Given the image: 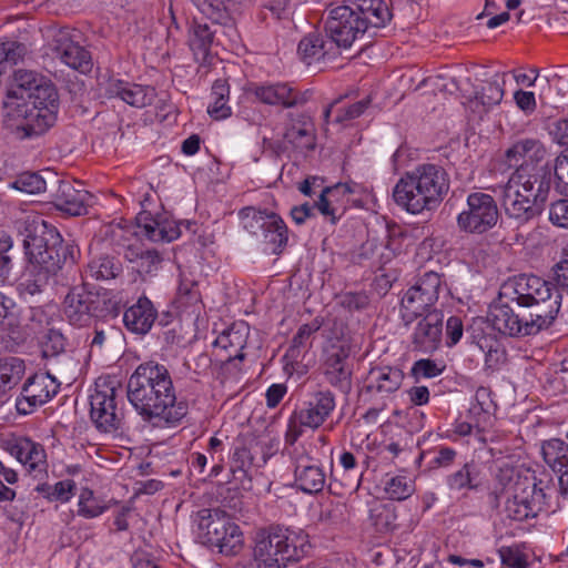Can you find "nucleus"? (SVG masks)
<instances>
[{"label": "nucleus", "mask_w": 568, "mask_h": 568, "mask_svg": "<svg viewBox=\"0 0 568 568\" xmlns=\"http://www.w3.org/2000/svg\"><path fill=\"white\" fill-rule=\"evenodd\" d=\"M501 301L489 307L487 320L494 329L507 336L535 335L549 328L560 310L561 294L549 282L535 275H519L503 286Z\"/></svg>", "instance_id": "nucleus-1"}, {"label": "nucleus", "mask_w": 568, "mask_h": 568, "mask_svg": "<svg viewBox=\"0 0 568 568\" xmlns=\"http://www.w3.org/2000/svg\"><path fill=\"white\" fill-rule=\"evenodd\" d=\"M126 396L143 420L158 419L176 426L187 414L185 402H178L168 368L155 362L140 364L126 384Z\"/></svg>", "instance_id": "nucleus-2"}, {"label": "nucleus", "mask_w": 568, "mask_h": 568, "mask_svg": "<svg viewBox=\"0 0 568 568\" xmlns=\"http://www.w3.org/2000/svg\"><path fill=\"white\" fill-rule=\"evenodd\" d=\"M17 224L24 236L23 247L34 272V278L28 280L24 286L33 295L42 291L50 275L57 274L64 264L75 262L78 250L73 244L63 242L55 227L40 216L27 215Z\"/></svg>", "instance_id": "nucleus-3"}, {"label": "nucleus", "mask_w": 568, "mask_h": 568, "mask_svg": "<svg viewBox=\"0 0 568 568\" xmlns=\"http://www.w3.org/2000/svg\"><path fill=\"white\" fill-rule=\"evenodd\" d=\"M550 181L546 166L520 164L501 186L505 214L519 224L539 216L548 199Z\"/></svg>", "instance_id": "nucleus-4"}, {"label": "nucleus", "mask_w": 568, "mask_h": 568, "mask_svg": "<svg viewBox=\"0 0 568 568\" xmlns=\"http://www.w3.org/2000/svg\"><path fill=\"white\" fill-rule=\"evenodd\" d=\"M449 191L446 171L436 164H422L406 173L393 190L394 201L412 214L436 209Z\"/></svg>", "instance_id": "nucleus-5"}, {"label": "nucleus", "mask_w": 568, "mask_h": 568, "mask_svg": "<svg viewBox=\"0 0 568 568\" xmlns=\"http://www.w3.org/2000/svg\"><path fill=\"white\" fill-rule=\"evenodd\" d=\"M307 548L308 536L304 531L275 527L258 535L254 555L266 568H281L300 560Z\"/></svg>", "instance_id": "nucleus-6"}, {"label": "nucleus", "mask_w": 568, "mask_h": 568, "mask_svg": "<svg viewBox=\"0 0 568 568\" xmlns=\"http://www.w3.org/2000/svg\"><path fill=\"white\" fill-rule=\"evenodd\" d=\"M506 493L505 513L514 520L535 518L546 505V494L537 485L535 475L529 471L525 475L518 473Z\"/></svg>", "instance_id": "nucleus-7"}, {"label": "nucleus", "mask_w": 568, "mask_h": 568, "mask_svg": "<svg viewBox=\"0 0 568 568\" xmlns=\"http://www.w3.org/2000/svg\"><path fill=\"white\" fill-rule=\"evenodd\" d=\"M118 387L114 381L98 378L90 395V417L97 428L112 433L121 428L123 413L116 403Z\"/></svg>", "instance_id": "nucleus-8"}, {"label": "nucleus", "mask_w": 568, "mask_h": 568, "mask_svg": "<svg viewBox=\"0 0 568 568\" xmlns=\"http://www.w3.org/2000/svg\"><path fill=\"white\" fill-rule=\"evenodd\" d=\"M442 277L436 272H426L415 285L409 287L400 302V315L405 325H409L423 314L432 312L438 301Z\"/></svg>", "instance_id": "nucleus-9"}, {"label": "nucleus", "mask_w": 568, "mask_h": 568, "mask_svg": "<svg viewBox=\"0 0 568 568\" xmlns=\"http://www.w3.org/2000/svg\"><path fill=\"white\" fill-rule=\"evenodd\" d=\"M7 115L14 121V128L21 139L32 138L44 133L52 126L57 113L28 101H3Z\"/></svg>", "instance_id": "nucleus-10"}, {"label": "nucleus", "mask_w": 568, "mask_h": 568, "mask_svg": "<svg viewBox=\"0 0 568 568\" xmlns=\"http://www.w3.org/2000/svg\"><path fill=\"white\" fill-rule=\"evenodd\" d=\"M499 217L498 207L490 194L475 192L467 197V209L457 217L458 226L468 233L483 234L493 229Z\"/></svg>", "instance_id": "nucleus-11"}, {"label": "nucleus", "mask_w": 568, "mask_h": 568, "mask_svg": "<svg viewBox=\"0 0 568 568\" xmlns=\"http://www.w3.org/2000/svg\"><path fill=\"white\" fill-rule=\"evenodd\" d=\"M53 189L52 203L58 211L71 216L85 215L93 205L94 196L82 187L79 181L59 180L53 172L45 170Z\"/></svg>", "instance_id": "nucleus-12"}, {"label": "nucleus", "mask_w": 568, "mask_h": 568, "mask_svg": "<svg viewBox=\"0 0 568 568\" xmlns=\"http://www.w3.org/2000/svg\"><path fill=\"white\" fill-rule=\"evenodd\" d=\"M47 37L49 48L62 63L82 73L91 70L92 61L89 51L72 39L69 29L49 28Z\"/></svg>", "instance_id": "nucleus-13"}, {"label": "nucleus", "mask_w": 568, "mask_h": 568, "mask_svg": "<svg viewBox=\"0 0 568 568\" xmlns=\"http://www.w3.org/2000/svg\"><path fill=\"white\" fill-rule=\"evenodd\" d=\"M325 31L335 48H349L353 42L366 32L349 6L332 8L325 22Z\"/></svg>", "instance_id": "nucleus-14"}, {"label": "nucleus", "mask_w": 568, "mask_h": 568, "mask_svg": "<svg viewBox=\"0 0 568 568\" xmlns=\"http://www.w3.org/2000/svg\"><path fill=\"white\" fill-rule=\"evenodd\" d=\"M60 383L49 373L34 374L29 377L17 398L16 407L19 414H31L37 407L48 403L57 395Z\"/></svg>", "instance_id": "nucleus-15"}, {"label": "nucleus", "mask_w": 568, "mask_h": 568, "mask_svg": "<svg viewBox=\"0 0 568 568\" xmlns=\"http://www.w3.org/2000/svg\"><path fill=\"white\" fill-rule=\"evenodd\" d=\"M105 300L98 294L87 292L83 288H73L65 296L64 314L70 324L75 326H84L90 323L93 317L103 315L102 305Z\"/></svg>", "instance_id": "nucleus-16"}, {"label": "nucleus", "mask_w": 568, "mask_h": 568, "mask_svg": "<svg viewBox=\"0 0 568 568\" xmlns=\"http://www.w3.org/2000/svg\"><path fill=\"white\" fill-rule=\"evenodd\" d=\"M410 335V343L414 351L420 353H433L442 342L444 314L442 311L433 310L419 316Z\"/></svg>", "instance_id": "nucleus-17"}, {"label": "nucleus", "mask_w": 568, "mask_h": 568, "mask_svg": "<svg viewBox=\"0 0 568 568\" xmlns=\"http://www.w3.org/2000/svg\"><path fill=\"white\" fill-rule=\"evenodd\" d=\"M335 397L328 389H321L308 395L304 407L296 412L300 425L316 429L324 424L335 408Z\"/></svg>", "instance_id": "nucleus-18"}, {"label": "nucleus", "mask_w": 568, "mask_h": 568, "mask_svg": "<svg viewBox=\"0 0 568 568\" xmlns=\"http://www.w3.org/2000/svg\"><path fill=\"white\" fill-rule=\"evenodd\" d=\"M284 140L295 149L314 150L316 133L312 119L304 113H291L285 126Z\"/></svg>", "instance_id": "nucleus-19"}, {"label": "nucleus", "mask_w": 568, "mask_h": 568, "mask_svg": "<svg viewBox=\"0 0 568 568\" xmlns=\"http://www.w3.org/2000/svg\"><path fill=\"white\" fill-rule=\"evenodd\" d=\"M248 92L268 105L292 108L303 102L300 94L286 83L252 84Z\"/></svg>", "instance_id": "nucleus-20"}, {"label": "nucleus", "mask_w": 568, "mask_h": 568, "mask_svg": "<svg viewBox=\"0 0 568 568\" xmlns=\"http://www.w3.org/2000/svg\"><path fill=\"white\" fill-rule=\"evenodd\" d=\"M158 317V310L153 303L145 296L125 310L123 323L128 331L138 335H145L152 328Z\"/></svg>", "instance_id": "nucleus-21"}, {"label": "nucleus", "mask_w": 568, "mask_h": 568, "mask_svg": "<svg viewBox=\"0 0 568 568\" xmlns=\"http://www.w3.org/2000/svg\"><path fill=\"white\" fill-rule=\"evenodd\" d=\"M545 463L558 475L560 491L568 495V445L561 439H550L541 447Z\"/></svg>", "instance_id": "nucleus-22"}, {"label": "nucleus", "mask_w": 568, "mask_h": 568, "mask_svg": "<svg viewBox=\"0 0 568 568\" xmlns=\"http://www.w3.org/2000/svg\"><path fill=\"white\" fill-rule=\"evenodd\" d=\"M296 486L307 494H317L323 490L326 484V475L320 465L313 463L307 455L296 459L294 469Z\"/></svg>", "instance_id": "nucleus-23"}, {"label": "nucleus", "mask_w": 568, "mask_h": 568, "mask_svg": "<svg viewBox=\"0 0 568 568\" xmlns=\"http://www.w3.org/2000/svg\"><path fill=\"white\" fill-rule=\"evenodd\" d=\"M349 8L363 21L365 31L382 28L392 19L389 8L383 0H353Z\"/></svg>", "instance_id": "nucleus-24"}, {"label": "nucleus", "mask_w": 568, "mask_h": 568, "mask_svg": "<svg viewBox=\"0 0 568 568\" xmlns=\"http://www.w3.org/2000/svg\"><path fill=\"white\" fill-rule=\"evenodd\" d=\"M8 452L16 457L19 463L28 468L29 471L42 473L45 470L47 456L43 447L28 438H21L9 444Z\"/></svg>", "instance_id": "nucleus-25"}, {"label": "nucleus", "mask_w": 568, "mask_h": 568, "mask_svg": "<svg viewBox=\"0 0 568 568\" xmlns=\"http://www.w3.org/2000/svg\"><path fill=\"white\" fill-rule=\"evenodd\" d=\"M199 530L203 542L213 546L217 544L219 537L226 534V527L235 523L221 509H203L199 513Z\"/></svg>", "instance_id": "nucleus-26"}, {"label": "nucleus", "mask_w": 568, "mask_h": 568, "mask_svg": "<svg viewBox=\"0 0 568 568\" xmlns=\"http://www.w3.org/2000/svg\"><path fill=\"white\" fill-rule=\"evenodd\" d=\"M108 92L111 97L120 98L125 103L135 108L150 105L155 98L154 88L133 84L121 80L110 82Z\"/></svg>", "instance_id": "nucleus-27"}, {"label": "nucleus", "mask_w": 568, "mask_h": 568, "mask_svg": "<svg viewBox=\"0 0 568 568\" xmlns=\"http://www.w3.org/2000/svg\"><path fill=\"white\" fill-rule=\"evenodd\" d=\"M297 53L306 64L324 59L326 55H335L336 48L333 41L318 32H311L298 43Z\"/></svg>", "instance_id": "nucleus-28"}, {"label": "nucleus", "mask_w": 568, "mask_h": 568, "mask_svg": "<svg viewBox=\"0 0 568 568\" xmlns=\"http://www.w3.org/2000/svg\"><path fill=\"white\" fill-rule=\"evenodd\" d=\"M547 154L548 152L545 145L539 140L535 139L520 140L508 149L506 153L509 160H515L517 162L523 159L524 162L521 164L546 166L550 171L548 163H544Z\"/></svg>", "instance_id": "nucleus-29"}, {"label": "nucleus", "mask_w": 568, "mask_h": 568, "mask_svg": "<svg viewBox=\"0 0 568 568\" xmlns=\"http://www.w3.org/2000/svg\"><path fill=\"white\" fill-rule=\"evenodd\" d=\"M404 379V374L396 367H374L369 371L366 382L369 392L379 394H392L396 392Z\"/></svg>", "instance_id": "nucleus-30"}, {"label": "nucleus", "mask_w": 568, "mask_h": 568, "mask_svg": "<svg viewBox=\"0 0 568 568\" xmlns=\"http://www.w3.org/2000/svg\"><path fill=\"white\" fill-rule=\"evenodd\" d=\"M138 223L141 233L152 242H172L181 235L175 223L159 222L144 214L138 216Z\"/></svg>", "instance_id": "nucleus-31"}, {"label": "nucleus", "mask_w": 568, "mask_h": 568, "mask_svg": "<svg viewBox=\"0 0 568 568\" xmlns=\"http://www.w3.org/2000/svg\"><path fill=\"white\" fill-rule=\"evenodd\" d=\"M43 75L31 70L19 69L14 72L13 83L3 101L23 102L30 93L39 88Z\"/></svg>", "instance_id": "nucleus-32"}, {"label": "nucleus", "mask_w": 568, "mask_h": 568, "mask_svg": "<svg viewBox=\"0 0 568 568\" xmlns=\"http://www.w3.org/2000/svg\"><path fill=\"white\" fill-rule=\"evenodd\" d=\"M506 73H495L490 80L485 81L479 91L475 92L473 103L483 105L487 111L498 105L505 94Z\"/></svg>", "instance_id": "nucleus-33"}, {"label": "nucleus", "mask_w": 568, "mask_h": 568, "mask_svg": "<svg viewBox=\"0 0 568 568\" xmlns=\"http://www.w3.org/2000/svg\"><path fill=\"white\" fill-rule=\"evenodd\" d=\"M206 23L194 21L189 30V45L197 61H205L214 38Z\"/></svg>", "instance_id": "nucleus-34"}, {"label": "nucleus", "mask_w": 568, "mask_h": 568, "mask_svg": "<svg viewBox=\"0 0 568 568\" xmlns=\"http://www.w3.org/2000/svg\"><path fill=\"white\" fill-rule=\"evenodd\" d=\"M212 102L207 106V113L215 120H223L231 115L229 105L230 85L225 79L214 81L211 91Z\"/></svg>", "instance_id": "nucleus-35"}, {"label": "nucleus", "mask_w": 568, "mask_h": 568, "mask_svg": "<svg viewBox=\"0 0 568 568\" xmlns=\"http://www.w3.org/2000/svg\"><path fill=\"white\" fill-rule=\"evenodd\" d=\"M121 273V263L109 255H101L91 258L85 268L87 277H91L97 281L112 280L118 277Z\"/></svg>", "instance_id": "nucleus-36"}, {"label": "nucleus", "mask_w": 568, "mask_h": 568, "mask_svg": "<svg viewBox=\"0 0 568 568\" xmlns=\"http://www.w3.org/2000/svg\"><path fill=\"white\" fill-rule=\"evenodd\" d=\"M265 244L273 254H280L287 244V227L284 221L271 213V219L262 230Z\"/></svg>", "instance_id": "nucleus-37"}, {"label": "nucleus", "mask_w": 568, "mask_h": 568, "mask_svg": "<svg viewBox=\"0 0 568 568\" xmlns=\"http://www.w3.org/2000/svg\"><path fill=\"white\" fill-rule=\"evenodd\" d=\"M201 303V293L197 283L181 274L174 304L176 308L186 311L189 307H196Z\"/></svg>", "instance_id": "nucleus-38"}, {"label": "nucleus", "mask_w": 568, "mask_h": 568, "mask_svg": "<svg viewBox=\"0 0 568 568\" xmlns=\"http://www.w3.org/2000/svg\"><path fill=\"white\" fill-rule=\"evenodd\" d=\"M369 518L378 532H389L397 527V514L393 504H375L369 510Z\"/></svg>", "instance_id": "nucleus-39"}, {"label": "nucleus", "mask_w": 568, "mask_h": 568, "mask_svg": "<svg viewBox=\"0 0 568 568\" xmlns=\"http://www.w3.org/2000/svg\"><path fill=\"white\" fill-rule=\"evenodd\" d=\"M39 84V88L34 89L26 99V101L38 104L39 106H43V109H48L53 113H57L59 109V99L55 87L45 77Z\"/></svg>", "instance_id": "nucleus-40"}, {"label": "nucleus", "mask_w": 568, "mask_h": 568, "mask_svg": "<svg viewBox=\"0 0 568 568\" xmlns=\"http://www.w3.org/2000/svg\"><path fill=\"white\" fill-rule=\"evenodd\" d=\"M12 185L21 192L38 194L50 187V176L44 172H23L17 176Z\"/></svg>", "instance_id": "nucleus-41"}, {"label": "nucleus", "mask_w": 568, "mask_h": 568, "mask_svg": "<svg viewBox=\"0 0 568 568\" xmlns=\"http://www.w3.org/2000/svg\"><path fill=\"white\" fill-rule=\"evenodd\" d=\"M323 325V321L318 317L314 318L311 323L303 324L294 337L292 338V343L290 348L287 349L286 356L296 358L300 355L301 348H307L311 346V337L314 333L320 331Z\"/></svg>", "instance_id": "nucleus-42"}, {"label": "nucleus", "mask_w": 568, "mask_h": 568, "mask_svg": "<svg viewBox=\"0 0 568 568\" xmlns=\"http://www.w3.org/2000/svg\"><path fill=\"white\" fill-rule=\"evenodd\" d=\"M477 345L485 353L487 368L495 371L506 362V351L497 339L484 336Z\"/></svg>", "instance_id": "nucleus-43"}, {"label": "nucleus", "mask_w": 568, "mask_h": 568, "mask_svg": "<svg viewBox=\"0 0 568 568\" xmlns=\"http://www.w3.org/2000/svg\"><path fill=\"white\" fill-rule=\"evenodd\" d=\"M225 532L219 537L217 544H213L212 547H217L219 551L226 556L237 554L243 547V534L240 527L234 524L226 527Z\"/></svg>", "instance_id": "nucleus-44"}, {"label": "nucleus", "mask_w": 568, "mask_h": 568, "mask_svg": "<svg viewBox=\"0 0 568 568\" xmlns=\"http://www.w3.org/2000/svg\"><path fill=\"white\" fill-rule=\"evenodd\" d=\"M40 344L43 357L55 358L64 353L65 338L60 331L48 328L41 336Z\"/></svg>", "instance_id": "nucleus-45"}, {"label": "nucleus", "mask_w": 568, "mask_h": 568, "mask_svg": "<svg viewBox=\"0 0 568 568\" xmlns=\"http://www.w3.org/2000/svg\"><path fill=\"white\" fill-rule=\"evenodd\" d=\"M474 464L466 463L460 469L447 476L446 484L448 488L454 491H460L466 488L475 489L477 485L474 484Z\"/></svg>", "instance_id": "nucleus-46"}, {"label": "nucleus", "mask_w": 568, "mask_h": 568, "mask_svg": "<svg viewBox=\"0 0 568 568\" xmlns=\"http://www.w3.org/2000/svg\"><path fill=\"white\" fill-rule=\"evenodd\" d=\"M372 98L369 95L364 99L352 103L349 105H343L335 109L336 115L334 122L338 124H346L359 118L371 106Z\"/></svg>", "instance_id": "nucleus-47"}, {"label": "nucleus", "mask_w": 568, "mask_h": 568, "mask_svg": "<svg viewBox=\"0 0 568 568\" xmlns=\"http://www.w3.org/2000/svg\"><path fill=\"white\" fill-rule=\"evenodd\" d=\"M414 484L405 476L392 477L385 484V493L392 500H404L414 493Z\"/></svg>", "instance_id": "nucleus-48"}, {"label": "nucleus", "mask_w": 568, "mask_h": 568, "mask_svg": "<svg viewBox=\"0 0 568 568\" xmlns=\"http://www.w3.org/2000/svg\"><path fill=\"white\" fill-rule=\"evenodd\" d=\"M106 509V506L101 504L90 489H83L79 497L78 514L85 518H94L101 515Z\"/></svg>", "instance_id": "nucleus-49"}, {"label": "nucleus", "mask_w": 568, "mask_h": 568, "mask_svg": "<svg viewBox=\"0 0 568 568\" xmlns=\"http://www.w3.org/2000/svg\"><path fill=\"white\" fill-rule=\"evenodd\" d=\"M242 213L244 215V227L252 234H255L257 230L265 229L271 219V214L267 212L257 211L253 207H246Z\"/></svg>", "instance_id": "nucleus-50"}, {"label": "nucleus", "mask_w": 568, "mask_h": 568, "mask_svg": "<svg viewBox=\"0 0 568 568\" xmlns=\"http://www.w3.org/2000/svg\"><path fill=\"white\" fill-rule=\"evenodd\" d=\"M554 176L556 189L568 195V156L565 151L555 159Z\"/></svg>", "instance_id": "nucleus-51"}, {"label": "nucleus", "mask_w": 568, "mask_h": 568, "mask_svg": "<svg viewBox=\"0 0 568 568\" xmlns=\"http://www.w3.org/2000/svg\"><path fill=\"white\" fill-rule=\"evenodd\" d=\"M162 262L163 257L156 250H145L135 267L140 274L154 275Z\"/></svg>", "instance_id": "nucleus-52"}, {"label": "nucleus", "mask_w": 568, "mask_h": 568, "mask_svg": "<svg viewBox=\"0 0 568 568\" xmlns=\"http://www.w3.org/2000/svg\"><path fill=\"white\" fill-rule=\"evenodd\" d=\"M197 9L210 20L219 21L232 0H193Z\"/></svg>", "instance_id": "nucleus-53"}, {"label": "nucleus", "mask_w": 568, "mask_h": 568, "mask_svg": "<svg viewBox=\"0 0 568 568\" xmlns=\"http://www.w3.org/2000/svg\"><path fill=\"white\" fill-rule=\"evenodd\" d=\"M325 375L333 386H337L344 392H347L351 388L352 369L349 366L337 368L327 367Z\"/></svg>", "instance_id": "nucleus-54"}, {"label": "nucleus", "mask_w": 568, "mask_h": 568, "mask_svg": "<svg viewBox=\"0 0 568 568\" xmlns=\"http://www.w3.org/2000/svg\"><path fill=\"white\" fill-rule=\"evenodd\" d=\"M499 557L504 568H527L526 556L513 547H501Z\"/></svg>", "instance_id": "nucleus-55"}, {"label": "nucleus", "mask_w": 568, "mask_h": 568, "mask_svg": "<svg viewBox=\"0 0 568 568\" xmlns=\"http://www.w3.org/2000/svg\"><path fill=\"white\" fill-rule=\"evenodd\" d=\"M26 53V47L14 41L0 43V64L4 62L16 64Z\"/></svg>", "instance_id": "nucleus-56"}, {"label": "nucleus", "mask_w": 568, "mask_h": 568, "mask_svg": "<svg viewBox=\"0 0 568 568\" xmlns=\"http://www.w3.org/2000/svg\"><path fill=\"white\" fill-rule=\"evenodd\" d=\"M339 304L348 311H362L369 304V298L364 292H347L341 295Z\"/></svg>", "instance_id": "nucleus-57"}, {"label": "nucleus", "mask_w": 568, "mask_h": 568, "mask_svg": "<svg viewBox=\"0 0 568 568\" xmlns=\"http://www.w3.org/2000/svg\"><path fill=\"white\" fill-rule=\"evenodd\" d=\"M445 366L436 363L433 359H419L415 362L412 373L416 377L433 378L442 374Z\"/></svg>", "instance_id": "nucleus-58"}, {"label": "nucleus", "mask_w": 568, "mask_h": 568, "mask_svg": "<svg viewBox=\"0 0 568 568\" xmlns=\"http://www.w3.org/2000/svg\"><path fill=\"white\" fill-rule=\"evenodd\" d=\"M12 248V240L8 235L0 237V281L7 278L11 270L10 251Z\"/></svg>", "instance_id": "nucleus-59"}, {"label": "nucleus", "mask_w": 568, "mask_h": 568, "mask_svg": "<svg viewBox=\"0 0 568 568\" xmlns=\"http://www.w3.org/2000/svg\"><path fill=\"white\" fill-rule=\"evenodd\" d=\"M549 220L557 226L568 229V199L551 204Z\"/></svg>", "instance_id": "nucleus-60"}, {"label": "nucleus", "mask_w": 568, "mask_h": 568, "mask_svg": "<svg viewBox=\"0 0 568 568\" xmlns=\"http://www.w3.org/2000/svg\"><path fill=\"white\" fill-rule=\"evenodd\" d=\"M19 371L13 364H0V397L11 389L19 381Z\"/></svg>", "instance_id": "nucleus-61"}, {"label": "nucleus", "mask_w": 568, "mask_h": 568, "mask_svg": "<svg viewBox=\"0 0 568 568\" xmlns=\"http://www.w3.org/2000/svg\"><path fill=\"white\" fill-rule=\"evenodd\" d=\"M349 356V348L348 346L342 344V345H333L331 348V352L326 359V366L327 367H345L347 365V358Z\"/></svg>", "instance_id": "nucleus-62"}, {"label": "nucleus", "mask_w": 568, "mask_h": 568, "mask_svg": "<svg viewBox=\"0 0 568 568\" xmlns=\"http://www.w3.org/2000/svg\"><path fill=\"white\" fill-rule=\"evenodd\" d=\"M332 193V189L325 187L321 194L318 201H316L313 206L317 209L321 214L325 217H328L332 223H336L339 216L336 215V210L332 206L329 200L326 197V194Z\"/></svg>", "instance_id": "nucleus-63"}, {"label": "nucleus", "mask_w": 568, "mask_h": 568, "mask_svg": "<svg viewBox=\"0 0 568 568\" xmlns=\"http://www.w3.org/2000/svg\"><path fill=\"white\" fill-rule=\"evenodd\" d=\"M288 0H270L264 6V14L267 17V12L275 20L287 19L290 17Z\"/></svg>", "instance_id": "nucleus-64"}]
</instances>
